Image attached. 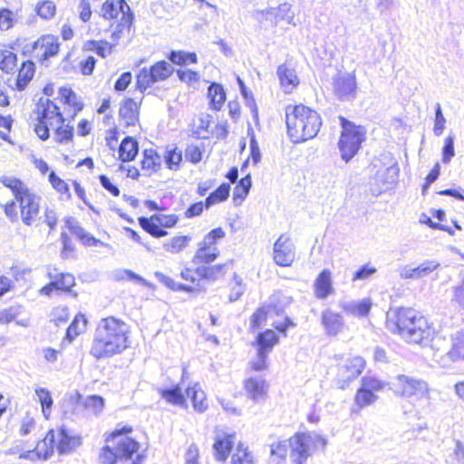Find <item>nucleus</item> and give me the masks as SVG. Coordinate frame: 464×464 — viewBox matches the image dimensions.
Here are the masks:
<instances>
[{
	"mask_svg": "<svg viewBox=\"0 0 464 464\" xmlns=\"http://www.w3.org/2000/svg\"><path fill=\"white\" fill-rule=\"evenodd\" d=\"M15 17L13 11L8 8L0 9V30L7 31L14 24Z\"/></svg>",
	"mask_w": 464,
	"mask_h": 464,
	"instance_id": "obj_59",
	"label": "nucleus"
},
{
	"mask_svg": "<svg viewBox=\"0 0 464 464\" xmlns=\"http://www.w3.org/2000/svg\"><path fill=\"white\" fill-rule=\"evenodd\" d=\"M399 172L400 168L398 164H392L383 170H378L376 173V180L384 185L385 188H388L390 186L397 182Z\"/></svg>",
	"mask_w": 464,
	"mask_h": 464,
	"instance_id": "obj_37",
	"label": "nucleus"
},
{
	"mask_svg": "<svg viewBox=\"0 0 464 464\" xmlns=\"http://www.w3.org/2000/svg\"><path fill=\"white\" fill-rule=\"evenodd\" d=\"M447 356L452 362L464 359V331L459 332L452 339L451 348Z\"/></svg>",
	"mask_w": 464,
	"mask_h": 464,
	"instance_id": "obj_39",
	"label": "nucleus"
},
{
	"mask_svg": "<svg viewBox=\"0 0 464 464\" xmlns=\"http://www.w3.org/2000/svg\"><path fill=\"white\" fill-rule=\"evenodd\" d=\"M314 294L319 299H325L334 293L332 273L329 269H324L319 273L314 281Z\"/></svg>",
	"mask_w": 464,
	"mask_h": 464,
	"instance_id": "obj_26",
	"label": "nucleus"
},
{
	"mask_svg": "<svg viewBox=\"0 0 464 464\" xmlns=\"http://www.w3.org/2000/svg\"><path fill=\"white\" fill-rule=\"evenodd\" d=\"M392 389L396 395L405 398L412 396L424 397L428 395L429 388L426 382L409 377L398 375L392 382Z\"/></svg>",
	"mask_w": 464,
	"mask_h": 464,
	"instance_id": "obj_12",
	"label": "nucleus"
},
{
	"mask_svg": "<svg viewBox=\"0 0 464 464\" xmlns=\"http://www.w3.org/2000/svg\"><path fill=\"white\" fill-rule=\"evenodd\" d=\"M35 11L43 19L52 18L56 12V6L52 1H43L36 5Z\"/></svg>",
	"mask_w": 464,
	"mask_h": 464,
	"instance_id": "obj_56",
	"label": "nucleus"
},
{
	"mask_svg": "<svg viewBox=\"0 0 464 464\" xmlns=\"http://www.w3.org/2000/svg\"><path fill=\"white\" fill-rule=\"evenodd\" d=\"M190 240L189 236L174 237L170 241L165 242L163 247L168 252L179 253L188 246Z\"/></svg>",
	"mask_w": 464,
	"mask_h": 464,
	"instance_id": "obj_53",
	"label": "nucleus"
},
{
	"mask_svg": "<svg viewBox=\"0 0 464 464\" xmlns=\"http://www.w3.org/2000/svg\"><path fill=\"white\" fill-rule=\"evenodd\" d=\"M225 231L222 227H216L210 230L198 244V246L211 248L212 251H219L217 246V242L225 237Z\"/></svg>",
	"mask_w": 464,
	"mask_h": 464,
	"instance_id": "obj_47",
	"label": "nucleus"
},
{
	"mask_svg": "<svg viewBox=\"0 0 464 464\" xmlns=\"http://www.w3.org/2000/svg\"><path fill=\"white\" fill-rule=\"evenodd\" d=\"M292 464H304L313 452L324 450L327 440L315 432H296L289 438Z\"/></svg>",
	"mask_w": 464,
	"mask_h": 464,
	"instance_id": "obj_6",
	"label": "nucleus"
},
{
	"mask_svg": "<svg viewBox=\"0 0 464 464\" xmlns=\"http://www.w3.org/2000/svg\"><path fill=\"white\" fill-rule=\"evenodd\" d=\"M232 263V260L215 266H200L195 270V273L201 278L211 282H215L218 278L224 276L227 273L228 264Z\"/></svg>",
	"mask_w": 464,
	"mask_h": 464,
	"instance_id": "obj_27",
	"label": "nucleus"
},
{
	"mask_svg": "<svg viewBox=\"0 0 464 464\" xmlns=\"http://www.w3.org/2000/svg\"><path fill=\"white\" fill-rule=\"evenodd\" d=\"M119 114L126 126H134L138 121L139 107L133 99L128 98L121 103Z\"/></svg>",
	"mask_w": 464,
	"mask_h": 464,
	"instance_id": "obj_30",
	"label": "nucleus"
},
{
	"mask_svg": "<svg viewBox=\"0 0 464 464\" xmlns=\"http://www.w3.org/2000/svg\"><path fill=\"white\" fill-rule=\"evenodd\" d=\"M321 323L328 336H336L343 332L345 325L342 314L329 308L322 312Z\"/></svg>",
	"mask_w": 464,
	"mask_h": 464,
	"instance_id": "obj_19",
	"label": "nucleus"
},
{
	"mask_svg": "<svg viewBox=\"0 0 464 464\" xmlns=\"http://www.w3.org/2000/svg\"><path fill=\"white\" fill-rule=\"evenodd\" d=\"M138 152V141L130 136L125 137L119 147L120 159L125 162L131 161L136 158Z\"/></svg>",
	"mask_w": 464,
	"mask_h": 464,
	"instance_id": "obj_32",
	"label": "nucleus"
},
{
	"mask_svg": "<svg viewBox=\"0 0 464 464\" xmlns=\"http://www.w3.org/2000/svg\"><path fill=\"white\" fill-rule=\"evenodd\" d=\"M333 92L341 102H349L356 98V77L351 72H339L333 77Z\"/></svg>",
	"mask_w": 464,
	"mask_h": 464,
	"instance_id": "obj_14",
	"label": "nucleus"
},
{
	"mask_svg": "<svg viewBox=\"0 0 464 464\" xmlns=\"http://www.w3.org/2000/svg\"><path fill=\"white\" fill-rule=\"evenodd\" d=\"M339 121L342 131L338 148L342 159L348 162L361 149L362 143L365 140V130L362 126L356 125L343 116H339Z\"/></svg>",
	"mask_w": 464,
	"mask_h": 464,
	"instance_id": "obj_7",
	"label": "nucleus"
},
{
	"mask_svg": "<svg viewBox=\"0 0 464 464\" xmlns=\"http://www.w3.org/2000/svg\"><path fill=\"white\" fill-rule=\"evenodd\" d=\"M441 268V265L439 261L430 259L425 260L417 266L420 279L435 273L432 279L437 280L439 278L438 270Z\"/></svg>",
	"mask_w": 464,
	"mask_h": 464,
	"instance_id": "obj_48",
	"label": "nucleus"
},
{
	"mask_svg": "<svg viewBox=\"0 0 464 464\" xmlns=\"http://www.w3.org/2000/svg\"><path fill=\"white\" fill-rule=\"evenodd\" d=\"M174 72V68L168 62H157L150 69L142 68L137 75L136 86L141 92L157 82L167 80Z\"/></svg>",
	"mask_w": 464,
	"mask_h": 464,
	"instance_id": "obj_10",
	"label": "nucleus"
},
{
	"mask_svg": "<svg viewBox=\"0 0 464 464\" xmlns=\"http://www.w3.org/2000/svg\"><path fill=\"white\" fill-rule=\"evenodd\" d=\"M257 346V356L265 357L273 350L274 346L278 343L279 337L273 330L267 329L259 333L256 339Z\"/></svg>",
	"mask_w": 464,
	"mask_h": 464,
	"instance_id": "obj_24",
	"label": "nucleus"
},
{
	"mask_svg": "<svg viewBox=\"0 0 464 464\" xmlns=\"http://www.w3.org/2000/svg\"><path fill=\"white\" fill-rule=\"evenodd\" d=\"M61 240L63 244L61 257L63 259H68L70 257H72L74 253V245L72 241V238L66 232H62Z\"/></svg>",
	"mask_w": 464,
	"mask_h": 464,
	"instance_id": "obj_60",
	"label": "nucleus"
},
{
	"mask_svg": "<svg viewBox=\"0 0 464 464\" xmlns=\"http://www.w3.org/2000/svg\"><path fill=\"white\" fill-rule=\"evenodd\" d=\"M372 302L369 298L359 301H340L339 307L346 313L357 317H364L368 315L372 308Z\"/></svg>",
	"mask_w": 464,
	"mask_h": 464,
	"instance_id": "obj_25",
	"label": "nucleus"
},
{
	"mask_svg": "<svg viewBox=\"0 0 464 464\" xmlns=\"http://www.w3.org/2000/svg\"><path fill=\"white\" fill-rule=\"evenodd\" d=\"M35 65L33 61L27 60L23 62L18 70V74L15 80V89L18 91H24L33 79Z\"/></svg>",
	"mask_w": 464,
	"mask_h": 464,
	"instance_id": "obj_28",
	"label": "nucleus"
},
{
	"mask_svg": "<svg viewBox=\"0 0 464 464\" xmlns=\"http://www.w3.org/2000/svg\"><path fill=\"white\" fill-rule=\"evenodd\" d=\"M446 119L442 113L441 106L437 103L435 106V120L433 131L436 136H440L445 129Z\"/></svg>",
	"mask_w": 464,
	"mask_h": 464,
	"instance_id": "obj_62",
	"label": "nucleus"
},
{
	"mask_svg": "<svg viewBox=\"0 0 464 464\" xmlns=\"http://www.w3.org/2000/svg\"><path fill=\"white\" fill-rule=\"evenodd\" d=\"M37 109L39 111L37 119L49 122L51 127L54 128V121L56 124H63L65 122V118L60 111V108L50 99L44 100L41 98Z\"/></svg>",
	"mask_w": 464,
	"mask_h": 464,
	"instance_id": "obj_17",
	"label": "nucleus"
},
{
	"mask_svg": "<svg viewBox=\"0 0 464 464\" xmlns=\"http://www.w3.org/2000/svg\"><path fill=\"white\" fill-rule=\"evenodd\" d=\"M48 179L54 189L62 194H66L68 198H71L69 185L58 177L54 171L49 173Z\"/></svg>",
	"mask_w": 464,
	"mask_h": 464,
	"instance_id": "obj_55",
	"label": "nucleus"
},
{
	"mask_svg": "<svg viewBox=\"0 0 464 464\" xmlns=\"http://www.w3.org/2000/svg\"><path fill=\"white\" fill-rule=\"evenodd\" d=\"M230 464H255L252 453L242 442H239L232 454Z\"/></svg>",
	"mask_w": 464,
	"mask_h": 464,
	"instance_id": "obj_45",
	"label": "nucleus"
},
{
	"mask_svg": "<svg viewBox=\"0 0 464 464\" xmlns=\"http://www.w3.org/2000/svg\"><path fill=\"white\" fill-rule=\"evenodd\" d=\"M17 65V55L8 49H0V70L5 73L14 72Z\"/></svg>",
	"mask_w": 464,
	"mask_h": 464,
	"instance_id": "obj_42",
	"label": "nucleus"
},
{
	"mask_svg": "<svg viewBox=\"0 0 464 464\" xmlns=\"http://www.w3.org/2000/svg\"><path fill=\"white\" fill-rule=\"evenodd\" d=\"M230 193V185L228 183L220 184L213 192H211L205 200L206 208L211 206L223 202L227 199Z\"/></svg>",
	"mask_w": 464,
	"mask_h": 464,
	"instance_id": "obj_38",
	"label": "nucleus"
},
{
	"mask_svg": "<svg viewBox=\"0 0 464 464\" xmlns=\"http://www.w3.org/2000/svg\"><path fill=\"white\" fill-rule=\"evenodd\" d=\"M59 94L64 104H67L73 109L72 119L83 109V103L77 101L75 92L71 88L62 87L59 90Z\"/></svg>",
	"mask_w": 464,
	"mask_h": 464,
	"instance_id": "obj_40",
	"label": "nucleus"
},
{
	"mask_svg": "<svg viewBox=\"0 0 464 464\" xmlns=\"http://www.w3.org/2000/svg\"><path fill=\"white\" fill-rule=\"evenodd\" d=\"M265 384L264 380L249 378L245 382V389L253 401H258L265 396Z\"/></svg>",
	"mask_w": 464,
	"mask_h": 464,
	"instance_id": "obj_36",
	"label": "nucleus"
},
{
	"mask_svg": "<svg viewBox=\"0 0 464 464\" xmlns=\"http://www.w3.org/2000/svg\"><path fill=\"white\" fill-rule=\"evenodd\" d=\"M252 187L251 174L247 173L244 178L238 180L234 188L233 202L236 206L241 205L242 201L248 195Z\"/></svg>",
	"mask_w": 464,
	"mask_h": 464,
	"instance_id": "obj_33",
	"label": "nucleus"
},
{
	"mask_svg": "<svg viewBox=\"0 0 464 464\" xmlns=\"http://www.w3.org/2000/svg\"><path fill=\"white\" fill-rule=\"evenodd\" d=\"M219 256V251H212L211 248H207L202 246H198L195 256H193L192 262L196 265L199 264H210L214 262Z\"/></svg>",
	"mask_w": 464,
	"mask_h": 464,
	"instance_id": "obj_46",
	"label": "nucleus"
},
{
	"mask_svg": "<svg viewBox=\"0 0 464 464\" xmlns=\"http://www.w3.org/2000/svg\"><path fill=\"white\" fill-rule=\"evenodd\" d=\"M257 13L275 25L281 21L292 24L294 20V13L291 12V5L288 3L281 4L276 8L258 10Z\"/></svg>",
	"mask_w": 464,
	"mask_h": 464,
	"instance_id": "obj_22",
	"label": "nucleus"
},
{
	"mask_svg": "<svg viewBox=\"0 0 464 464\" xmlns=\"http://www.w3.org/2000/svg\"><path fill=\"white\" fill-rule=\"evenodd\" d=\"M235 433L218 434L213 444L214 456L216 460L225 462L235 445Z\"/></svg>",
	"mask_w": 464,
	"mask_h": 464,
	"instance_id": "obj_20",
	"label": "nucleus"
},
{
	"mask_svg": "<svg viewBox=\"0 0 464 464\" xmlns=\"http://www.w3.org/2000/svg\"><path fill=\"white\" fill-rule=\"evenodd\" d=\"M269 307L261 306L252 314L250 318V330L255 331L266 321Z\"/></svg>",
	"mask_w": 464,
	"mask_h": 464,
	"instance_id": "obj_57",
	"label": "nucleus"
},
{
	"mask_svg": "<svg viewBox=\"0 0 464 464\" xmlns=\"http://www.w3.org/2000/svg\"><path fill=\"white\" fill-rule=\"evenodd\" d=\"M20 314V306H10L0 311V324H9Z\"/></svg>",
	"mask_w": 464,
	"mask_h": 464,
	"instance_id": "obj_63",
	"label": "nucleus"
},
{
	"mask_svg": "<svg viewBox=\"0 0 464 464\" xmlns=\"http://www.w3.org/2000/svg\"><path fill=\"white\" fill-rule=\"evenodd\" d=\"M0 182L11 189L14 199L19 203L23 223L32 226L38 218L41 197L31 192L28 187L15 177L2 176Z\"/></svg>",
	"mask_w": 464,
	"mask_h": 464,
	"instance_id": "obj_5",
	"label": "nucleus"
},
{
	"mask_svg": "<svg viewBox=\"0 0 464 464\" xmlns=\"http://www.w3.org/2000/svg\"><path fill=\"white\" fill-rule=\"evenodd\" d=\"M186 394L190 399L196 411L204 412L208 409L206 394L199 383L196 382L193 385H188L186 389Z\"/></svg>",
	"mask_w": 464,
	"mask_h": 464,
	"instance_id": "obj_29",
	"label": "nucleus"
},
{
	"mask_svg": "<svg viewBox=\"0 0 464 464\" xmlns=\"http://www.w3.org/2000/svg\"><path fill=\"white\" fill-rule=\"evenodd\" d=\"M451 301L464 309V270L459 273V281L452 288Z\"/></svg>",
	"mask_w": 464,
	"mask_h": 464,
	"instance_id": "obj_54",
	"label": "nucleus"
},
{
	"mask_svg": "<svg viewBox=\"0 0 464 464\" xmlns=\"http://www.w3.org/2000/svg\"><path fill=\"white\" fill-rule=\"evenodd\" d=\"M288 450H290L289 439L272 443L270 445L272 462L275 464H285Z\"/></svg>",
	"mask_w": 464,
	"mask_h": 464,
	"instance_id": "obj_34",
	"label": "nucleus"
},
{
	"mask_svg": "<svg viewBox=\"0 0 464 464\" xmlns=\"http://www.w3.org/2000/svg\"><path fill=\"white\" fill-rule=\"evenodd\" d=\"M365 361L361 356H355L348 359L345 364L341 366L338 371V376L344 382H350L356 379L363 371Z\"/></svg>",
	"mask_w": 464,
	"mask_h": 464,
	"instance_id": "obj_23",
	"label": "nucleus"
},
{
	"mask_svg": "<svg viewBox=\"0 0 464 464\" xmlns=\"http://www.w3.org/2000/svg\"><path fill=\"white\" fill-rule=\"evenodd\" d=\"M81 399V394L77 393L75 396L71 395L63 400L62 407L66 418L72 419L74 415H77V411L81 407L93 415H98L103 411L105 401L102 396L89 395L82 399V403H80Z\"/></svg>",
	"mask_w": 464,
	"mask_h": 464,
	"instance_id": "obj_9",
	"label": "nucleus"
},
{
	"mask_svg": "<svg viewBox=\"0 0 464 464\" xmlns=\"http://www.w3.org/2000/svg\"><path fill=\"white\" fill-rule=\"evenodd\" d=\"M132 431L130 426L114 430L106 438V442L116 441L115 446L102 447L99 459L102 464H141V455L137 454L140 444L126 435Z\"/></svg>",
	"mask_w": 464,
	"mask_h": 464,
	"instance_id": "obj_3",
	"label": "nucleus"
},
{
	"mask_svg": "<svg viewBox=\"0 0 464 464\" xmlns=\"http://www.w3.org/2000/svg\"><path fill=\"white\" fill-rule=\"evenodd\" d=\"M47 276L50 282L40 289V294L43 295L51 296L54 291L71 292L75 285V278L70 273L53 274L49 271Z\"/></svg>",
	"mask_w": 464,
	"mask_h": 464,
	"instance_id": "obj_15",
	"label": "nucleus"
},
{
	"mask_svg": "<svg viewBox=\"0 0 464 464\" xmlns=\"http://www.w3.org/2000/svg\"><path fill=\"white\" fill-rule=\"evenodd\" d=\"M295 246L291 239L281 235L274 244V260L280 266H289L295 260Z\"/></svg>",
	"mask_w": 464,
	"mask_h": 464,
	"instance_id": "obj_16",
	"label": "nucleus"
},
{
	"mask_svg": "<svg viewBox=\"0 0 464 464\" xmlns=\"http://www.w3.org/2000/svg\"><path fill=\"white\" fill-rule=\"evenodd\" d=\"M376 272H377V269L374 266H371L369 265H363L354 272L353 280L357 281V280L368 279L372 275H374Z\"/></svg>",
	"mask_w": 464,
	"mask_h": 464,
	"instance_id": "obj_64",
	"label": "nucleus"
},
{
	"mask_svg": "<svg viewBox=\"0 0 464 464\" xmlns=\"http://www.w3.org/2000/svg\"><path fill=\"white\" fill-rule=\"evenodd\" d=\"M386 325L410 343L427 346L434 336V329L427 318L412 308L391 309L386 314Z\"/></svg>",
	"mask_w": 464,
	"mask_h": 464,
	"instance_id": "obj_2",
	"label": "nucleus"
},
{
	"mask_svg": "<svg viewBox=\"0 0 464 464\" xmlns=\"http://www.w3.org/2000/svg\"><path fill=\"white\" fill-rule=\"evenodd\" d=\"M248 135H250V157L253 160V164L256 165L261 160V152L258 146V142L255 137L254 130L252 128H248L247 130Z\"/></svg>",
	"mask_w": 464,
	"mask_h": 464,
	"instance_id": "obj_61",
	"label": "nucleus"
},
{
	"mask_svg": "<svg viewBox=\"0 0 464 464\" xmlns=\"http://www.w3.org/2000/svg\"><path fill=\"white\" fill-rule=\"evenodd\" d=\"M277 76L283 86L295 87L298 84V78L295 70L290 69L286 64H281L276 71Z\"/></svg>",
	"mask_w": 464,
	"mask_h": 464,
	"instance_id": "obj_43",
	"label": "nucleus"
},
{
	"mask_svg": "<svg viewBox=\"0 0 464 464\" xmlns=\"http://www.w3.org/2000/svg\"><path fill=\"white\" fill-rule=\"evenodd\" d=\"M384 385L385 383L376 377L363 376L354 397L355 404L362 409L374 403L378 399L374 392L382 390Z\"/></svg>",
	"mask_w": 464,
	"mask_h": 464,
	"instance_id": "obj_13",
	"label": "nucleus"
},
{
	"mask_svg": "<svg viewBox=\"0 0 464 464\" xmlns=\"http://www.w3.org/2000/svg\"><path fill=\"white\" fill-rule=\"evenodd\" d=\"M75 237L87 246H101L107 248H111V245L104 243L100 239L94 237L92 234L87 232L83 227H77L75 229Z\"/></svg>",
	"mask_w": 464,
	"mask_h": 464,
	"instance_id": "obj_50",
	"label": "nucleus"
},
{
	"mask_svg": "<svg viewBox=\"0 0 464 464\" xmlns=\"http://www.w3.org/2000/svg\"><path fill=\"white\" fill-rule=\"evenodd\" d=\"M73 132L74 129L69 123L57 124L54 128V140L61 144L68 143L72 140Z\"/></svg>",
	"mask_w": 464,
	"mask_h": 464,
	"instance_id": "obj_51",
	"label": "nucleus"
},
{
	"mask_svg": "<svg viewBox=\"0 0 464 464\" xmlns=\"http://www.w3.org/2000/svg\"><path fill=\"white\" fill-rule=\"evenodd\" d=\"M119 7L121 9V18L111 35V39L112 41L111 44H115V45L125 32L130 34L134 20V14L125 1L120 2Z\"/></svg>",
	"mask_w": 464,
	"mask_h": 464,
	"instance_id": "obj_18",
	"label": "nucleus"
},
{
	"mask_svg": "<svg viewBox=\"0 0 464 464\" xmlns=\"http://www.w3.org/2000/svg\"><path fill=\"white\" fill-rule=\"evenodd\" d=\"M285 123L290 140L301 143L316 137L322 127V118L316 111L304 104L288 105Z\"/></svg>",
	"mask_w": 464,
	"mask_h": 464,
	"instance_id": "obj_4",
	"label": "nucleus"
},
{
	"mask_svg": "<svg viewBox=\"0 0 464 464\" xmlns=\"http://www.w3.org/2000/svg\"><path fill=\"white\" fill-rule=\"evenodd\" d=\"M35 395L42 406V411L45 419H48L53 403L51 392L46 388L35 389Z\"/></svg>",
	"mask_w": 464,
	"mask_h": 464,
	"instance_id": "obj_49",
	"label": "nucleus"
},
{
	"mask_svg": "<svg viewBox=\"0 0 464 464\" xmlns=\"http://www.w3.org/2000/svg\"><path fill=\"white\" fill-rule=\"evenodd\" d=\"M59 48L58 38L52 34L41 36L33 45V49L38 52L37 54L41 56L42 60H47L50 57L55 56L59 52Z\"/></svg>",
	"mask_w": 464,
	"mask_h": 464,
	"instance_id": "obj_21",
	"label": "nucleus"
},
{
	"mask_svg": "<svg viewBox=\"0 0 464 464\" xmlns=\"http://www.w3.org/2000/svg\"><path fill=\"white\" fill-rule=\"evenodd\" d=\"M161 398L165 399L169 403L177 406H186V398L182 393L179 384L173 385L169 388H160L158 390Z\"/></svg>",
	"mask_w": 464,
	"mask_h": 464,
	"instance_id": "obj_31",
	"label": "nucleus"
},
{
	"mask_svg": "<svg viewBox=\"0 0 464 464\" xmlns=\"http://www.w3.org/2000/svg\"><path fill=\"white\" fill-rule=\"evenodd\" d=\"M142 169L158 171L161 168L160 156L155 150H144L143 160H141Z\"/></svg>",
	"mask_w": 464,
	"mask_h": 464,
	"instance_id": "obj_41",
	"label": "nucleus"
},
{
	"mask_svg": "<svg viewBox=\"0 0 464 464\" xmlns=\"http://www.w3.org/2000/svg\"><path fill=\"white\" fill-rule=\"evenodd\" d=\"M208 95L210 99V108L216 111L220 110L226 101L223 86L217 82H211L208 88Z\"/></svg>",
	"mask_w": 464,
	"mask_h": 464,
	"instance_id": "obj_35",
	"label": "nucleus"
},
{
	"mask_svg": "<svg viewBox=\"0 0 464 464\" xmlns=\"http://www.w3.org/2000/svg\"><path fill=\"white\" fill-rule=\"evenodd\" d=\"M130 328L114 316L100 320L92 342L90 354L97 360L121 354L130 347Z\"/></svg>",
	"mask_w": 464,
	"mask_h": 464,
	"instance_id": "obj_1",
	"label": "nucleus"
},
{
	"mask_svg": "<svg viewBox=\"0 0 464 464\" xmlns=\"http://www.w3.org/2000/svg\"><path fill=\"white\" fill-rule=\"evenodd\" d=\"M455 156V149H454V137L452 135H449L444 140V144L442 147V158L441 160L443 163L448 164L450 162L452 158Z\"/></svg>",
	"mask_w": 464,
	"mask_h": 464,
	"instance_id": "obj_58",
	"label": "nucleus"
},
{
	"mask_svg": "<svg viewBox=\"0 0 464 464\" xmlns=\"http://www.w3.org/2000/svg\"><path fill=\"white\" fill-rule=\"evenodd\" d=\"M56 445L60 454L71 451L76 445V439L72 437L67 429L62 426L57 434L51 430L46 434L44 440L36 447L37 454L43 459H47L53 452Z\"/></svg>",
	"mask_w": 464,
	"mask_h": 464,
	"instance_id": "obj_8",
	"label": "nucleus"
},
{
	"mask_svg": "<svg viewBox=\"0 0 464 464\" xmlns=\"http://www.w3.org/2000/svg\"><path fill=\"white\" fill-rule=\"evenodd\" d=\"M179 217L175 214H154L150 218L140 217L139 225L148 234L156 238L166 237L168 232L164 228H170L176 226Z\"/></svg>",
	"mask_w": 464,
	"mask_h": 464,
	"instance_id": "obj_11",
	"label": "nucleus"
},
{
	"mask_svg": "<svg viewBox=\"0 0 464 464\" xmlns=\"http://www.w3.org/2000/svg\"><path fill=\"white\" fill-rule=\"evenodd\" d=\"M86 49L96 53L101 57H106L107 53H112L115 44L100 41H88L85 44Z\"/></svg>",
	"mask_w": 464,
	"mask_h": 464,
	"instance_id": "obj_52",
	"label": "nucleus"
},
{
	"mask_svg": "<svg viewBox=\"0 0 464 464\" xmlns=\"http://www.w3.org/2000/svg\"><path fill=\"white\" fill-rule=\"evenodd\" d=\"M164 161L167 168L178 170L182 161V152L176 146L168 147L164 154Z\"/></svg>",
	"mask_w": 464,
	"mask_h": 464,
	"instance_id": "obj_44",
	"label": "nucleus"
}]
</instances>
